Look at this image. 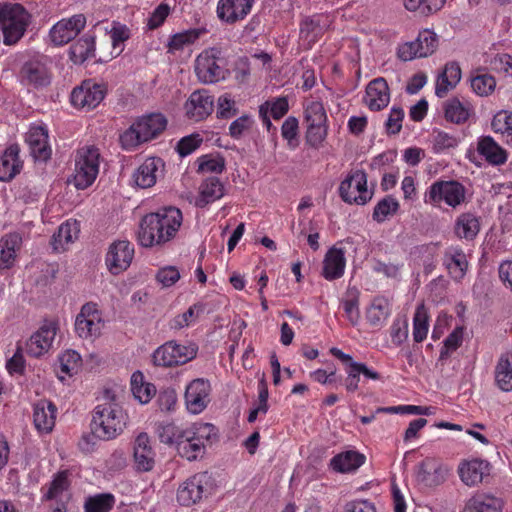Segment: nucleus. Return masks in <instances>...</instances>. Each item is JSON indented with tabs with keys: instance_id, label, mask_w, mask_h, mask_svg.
Wrapping results in <instances>:
<instances>
[{
	"instance_id": "f257e3e1",
	"label": "nucleus",
	"mask_w": 512,
	"mask_h": 512,
	"mask_svg": "<svg viewBox=\"0 0 512 512\" xmlns=\"http://www.w3.org/2000/svg\"><path fill=\"white\" fill-rule=\"evenodd\" d=\"M183 221L182 212L176 207H165L146 214L139 223L137 239L141 246L149 248L172 240Z\"/></svg>"
},
{
	"instance_id": "f03ea898",
	"label": "nucleus",
	"mask_w": 512,
	"mask_h": 512,
	"mask_svg": "<svg viewBox=\"0 0 512 512\" xmlns=\"http://www.w3.org/2000/svg\"><path fill=\"white\" fill-rule=\"evenodd\" d=\"M102 403L94 410L91 421L92 434L101 440H112L126 427L128 416L120 404V393L113 389H104Z\"/></svg>"
},
{
	"instance_id": "7ed1b4c3",
	"label": "nucleus",
	"mask_w": 512,
	"mask_h": 512,
	"mask_svg": "<svg viewBox=\"0 0 512 512\" xmlns=\"http://www.w3.org/2000/svg\"><path fill=\"white\" fill-rule=\"evenodd\" d=\"M166 125L167 120L161 113L141 117L120 135L121 146L125 150H133L157 137Z\"/></svg>"
},
{
	"instance_id": "20e7f679",
	"label": "nucleus",
	"mask_w": 512,
	"mask_h": 512,
	"mask_svg": "<svg viewBox=\"0 0 512 512\" xmlns=\"http://www.w3.org/2000/svg\"><path fill=\"white\" fill-rule=\"evenodd\" d=\"M216 436L215 427L210 423H194L184 428L176 449L180 457L195 461L205 454V442Z\"/></svg>"
},
{
	"instance_id": "39448f33",
	"label": "nucleus",
	"mask_w": 512,
	"mask_h": 512,
	"mask_svg": "<svg viewBox=\"0 0 512 512\" xmlns=\"http://www.w3.org/2000/svg\"><path fill=\"white\" fill-rule=\"evenodd\" d=\"M30 13L18 3H0V27L5 45L16 44L30 23Z\"/></svg>"
},
{
	"instance_id": "423d86ee",
	"label": "nucleus",
	"mask_w": 512,
	"mask_h": 512,
	"mask_svg": "<svg viewBox=\"0 0 512 512\" xmlns=\"http://www.w3.org/2000/svg\"><path fill=\"white\" fill-rule=\"evenodd\" d=\"M197 354V344L193 342L180 344L171 340L165 342L153 352L152 361L156 366L170 368L192 361Z\"/></svg>"
},
{
	"instance_id": "0eeeda50",
	"label": "nucleus",
	"mask_w": 512,
	"mask_h": 512,
	"mask_svg": "<svg viewBox=\"0 0 512 512\" xmlns=\"http://www.w3.org/2000/svg\"><path fill=\"white\" fill-rule=\"evenodd\" d=\"M100 152L93 145L77 150L73 181L77 189L91 186L99 173Z\"/></svg>"
},
{
	"instance_id": "6e6552de",
	"label": "nucleus",
	"mask_w": 512,
	"mask_h": 512,
	"mask_svg": "<svg viewBox=\"0 0 512 512\" xmlns=\"http://www.w3.org/2000/svg\"><path fill=\"white\" fill-rule=\"evenodd\" d=\"M213 478L208 472L196 473L183 481L176 493L181 506L190 507L212 493Z\"/></svg>"
},
{
	"instance_id": "1a4fd4ad",
	"label": "nucleus",
	"mask_w": 512,
	"mask_h": 512,
	"mask_svg": "<svg viewBox=\"0 0 512 512\" xmlns=\"http://www.w3.org/2000/svg\"><path fill=\"white\" fill-rule=\"evenodd\" d=\"M465 195V187L457 181H436L425 192L424 202L433 206L445 202L448 206L456 208L465 201Z\"/></svg>"
},
{
	"instance_id": "9d476101",
	"label": "nucleus",
	"mask_w": 512,
	"mask_h": 512,
	"mask_svg": "<svg viewBox=\"0 0 512 512\" xmlns=\"http://www.w3.org/2000/svg\"><path fill=\"white\" fill-rule=\"evenodd\" d=\"M438 47L437 34L430 30L420 31L415 40L400 43L397 46L396 55L404 62L418 58H426L432 55Z\"/></svg>"
},
{
	"instance_id": "9b49d317",
	"label": "nucleus",
	"mask_w": 512,
	"mask_h": 512,
	"mask_svg": "<svg viewBox=\"0 0 512 512\" xmlns=\"http://www.w3.org/2000/svg\"><path fill=\"white\" fill-rule=\"evenodd\" d=\"M339 195L348 204L365 205L372 198L367 189V175L363 170H355L340 183Z\"/></svg>"
},
{
	"instance_id": "f8f14e48",
	"label": "nucleus",
	"mask_w": 512,
	"mask_h": 512,
	"mask_svg": "<svg viewBox=\"0 0 512 512\" xmlns=\"http://www.w3.org/2000/svg\"><path fill=\"white\" fill-rule=\"evenodd\" d=\"M104 321L97 304L89 302L82 306L76 317L75 331L82 339H95L101 335Z\"/></svg>"
},
{
	"instance_id": "ddd939ff",
	"label": "nucleus",
	"mask_w": 512,
	"mask_h": 512,
	"mask_svg": "<svg viewBox=\"0 0 512 512\" xmlns=\"http://www.w3.org/2000/svg\"><path fill=\"white\" fill-rule=\"evenodd\" d=\"M48 64L49 60L46 57L26 61L19 72L21 83L34 88L48 86L52 80V73Z\"/></svg>"
},
{
	"instance_id": "4468645a",
	"label": "nucleus",
	"mask_w": 512,
	"mask_h": 512,
	"mask_svg": "<svg viewBox=\"0 0 512 512\" xmlns=\"http://www.w3.org/2000/svg\"><path fill=\"white\" fill-rule=\"evenodd\" d=\"M218 61L214 49L205 50L197 56L195 73L201 83L212 84L225 79L226 70Z\"/></svg>"
},
{
	"instance_id": "2eb2a0df",
	"label": "nucleus",
	"mask_w": 512,
	"mask_h": 512,
	"mask_svg": "<svg viewBox=\"0 0 512 512\" xmlns=\"http://www.w3.org/2000/svg\"><path fill=\"white\" fill-rule=\"evenodd\" d=\"M211 384L205 378L192 380L185 389L184 401L189 413L200 414L210 403Z\"/></svg>"
},
{
	"instance_id": "dca6fc26",
	"label": "nucleus",
	"mask_w": 512,
	"mask_h": 512,
	"mask_svg": "<svg viewBox=\"0 0 512 512\" xmlns=\"http://www.w3.org/2000/svg\"><path fill=\"white\" fill-rule=\"evenodd\" d=\"M157 462V453L149 435L139 433L133 442L134 469L140 473L151 472Z\"/></svg>"
},
{
	"instance_id": "f3484780",
	"label": "nucleus",
	"mask_w": 512,
	"mask_h": 512,
	"mask_svg": "<svg viewBox=\"0 0 512 512\" xmlns=\"http://www.w3.org/2000/svg\"><path fill=\"white\" fill-rule=\"evenodd\" d=\"M214 96L207 89L193 91L184 104L186 117L200 122L210 116L214 110Z\"/></svg>"
},
{
	"instance_id": "a211bd4d",
	"label": "nucleus",
	"mask_w": 512,
	"mask_h": 512,
	"mask_svg": "<svg viewBox=\"0 0 512 512\" xmlns=\"http://www.w3.org/2000/svg\"><path fill=\"white\" fill-rule=\"evenodd\" d=\"M85 26V15L75 14L55 23L49 31V37L55 45L62 46L73 40Z\"/></svg>"
},
{
	"instance_id": "6ab92c4d",
	"label": "nucleus",
	"mask_w": 512,
	"mask_h": 512,
	"mask_svg": "<svg viewBox=\"0 0 512 512\" xmlns=\"http://www.w3.org/2000/svg\"><path fill=\"white\" fill-rule=\"evenodd\" d=\"M134 257V247L126 240L113 242L106 255V265L112 274H119L125 271L131 264Z\"/></svg>"
},
{
	"instance_id": "aec40b11",
	"label": "nucleus",
	"mask_w": 512,
	"mask_h": 512,
	"mask_svg": "<svg viewBox=\"0 0 512 512\" xmlns=\"http://www.w3.org/2000/svg\"><path fill=\"white\" fill-rule=\"evenodd\" d=\"M449 471L439 460L427 457L418 464L416 478L427 487H436L446 481Z\"/></svg>"
},
{
	"instance_id": "412c9836",
	"label": "nucleus",
	"mask_w": 512,
	"mask_h": 512,
	"mask_svg": "<svg viewBox=\"0 0 512 512\" xmlns=\"http://www.w3.org/2000/svg\"><path fill=\"white\" fill-rule=\"evenodd\" d=\"M105 88L91 81H85L81 86L73 89L71 103L73 106L91 110L104 99Z\"/></svg>"
},
{
	"instance_id": "4be33fe9",
	"label": "nucleus",
	"mask_w": 512,
	"mask_h": 512,
	"mask_svg": "<svg viewBox=\"0 0 512 512\" xmlns=\"http://www.w3.org/2000/svg\"><path fill=\"white\" fill-rule=\"evenodd\" d=\"M57 334V324L52 321L43 325L30 337L26 343V351L30 356L40 357L47 353Z\"/></svg>"
},
{
	"instance_id": "5701e85b",
	"label": "nucleus",
	"mask_w": 512,
	"mask_h": 512,
	"mask_svg": "<svg viewBox=\"0 0 512 512\" xmlns=\"http://www.w3.org/2000/svg\"><path fill=\"white\" fill-rule=\"evenodd\" d=\"M255 0H219L217 17L227 24L242 21L251 12Z\"/></svg>"
},
{
	"instance_id": "b1692460",
	"label": "nucleus",
	"mask_w": 512,
	"mask_h": 512,
	"mask_svg": "<svg viewBox=\"0 0 512 512\" xmlns=\"http://www.w3.org/2000/svg\"><path fill=\"white\" fill-rule=\"evenodd\" d=\"M48 131L43 125H31L26 133V143L29 146L32 157L37 161L50 159L52 150L48 142Z\"/></svg>"
},
{
	"instance_id": "393cba45",
	"label": "nucleus",
	"mask_w": 512,
	"mask_h": 512,
	"mask_svg": "<svg viewBox=\"0 0 512 512\" xmlns=\"http://www.w3.org/2000/svg\"><path fill=\"white\" fill-rule=\"evenodd\" d=\"M363 100L371 111H380L386 108L390 102V89L387 81L382 77L370 81Z\"/></svg>"
},
{
	"instance_id": "a878e982",
	"label": "nucleus",
	"mask_w": 512,
	"mask_h": 512,
	"mask_svg": "<svg viewBox=\"0 0 512 512\" xmlns=\"http://www.w3.org/2000/svg\"><path fill=\"white\" fill-rule=\"evenodd\" d=\"M164 162L158 157H149L133 173V181L139 188L146 189L155 185L162 174Z\"/></svg>"
},
{
	"instance_id": "bb28decb",
	"label": "nucleus",
	"mask_w": 512,
	"mask_h": 512,
	"mask_svg": "<svg viewBox=\"0 0 512 512\" xmlns=\"http://www.w3.org/2000/svg\"><path fill=\"white\" fill-rule=\"evenodd\" d=\"M22 242L18 232L7 233L0 238V273L15 265Z\"/></svg>"
},
{
	"instance_id": "cd10ccee",
	"label": "nucleus",
	"mask_w": 512,
	"mask_h": 512,
	"mask_svg": "<svg viewBox=\"0 0 512 512\" xmlns=\"http://www.w3.org/2000/svg\"><path fill=\"white\" fill-rule=\"evenodd\" d=\"M57 408L51 401L42 399L35 403L33 408V422L39 433H50L56 421Z\"/></svg>"
},
{
	"instance_id": "c85d7f7f",
	"label": "nucleus",
	"mask_w": 512,
	"mask_h": 512,
	"mask_svg": "<svg viewBox=\"0 0 512 512\" xmlns=\"http://www.w3.org/2000/svg\"><path fill=\"white\" fill-rule=\"evenodd\" d=\"M443 263L454 281H461L468 269V260L460 247H450L444 253Z\"/></svg>"
},
{
	"instance_id": "c756f323",
	"label": "nucleus",
	"mask_w": 512,
	"mask_h": 512,
	"mask_svg": "<svg viewBox=\"0 0 512 512\" xmlns=\"http://www.w3.org/2000/svg\"><path fill=\"white\" fill-rule=\"evenodd\" d=\"M346 266L345 252L341 248H330L323 260L322 276L329 281L343 276Z\"/></svg>"
},
{
	"instance_id": "7c9ffc66",
	"label": "nucleus",
	"mask_w": 512,
	"mask_h": 512,
	"mask_svg": "<svg viewBox=\"0 0 512 512\" xmlns=\"http://www.w3.org/2000/svg\"><path fill=\"white\" fill-rule=\"evenodd\" d=\"M458 473L467 486H476L489 473V463L479 459L464 461L459 465Z\"/></svg>"
},
{
	"instance_id": "2f4dec72",
	"label": "nucleus",
	"mask_w": 512,
	"mask_h": 512,
	"mask_svg": "<svg viewBox=\"0 0 512 512\" xmlns=\"http://www.w3.org/2000/svg\"><path fill=\"white\" fill-rule=\"evenodd\" d=\"M18 145L9 146L0 156V181H11L20 173L23 162L19 158Z\"/></svg>"
},
{
	"instance_id": "473e14b6",
	"label": "nucleus",
	"mask_w": 512,
	"mask_h": 512,
	"mask_svg": "<svg viewBox=\"0 0 512 512\" xmlns=\"http://www.w3.org/2000/svg\"><path fill=\"white\" fill-rule=\"evenodd\" d=\"M477 152L491 165H502L507 161V152L491 136H481L477 142Z\"/></svg>"
},
{
	"instance_id": "72a5a7b5",
	"label": "nucleus",
	"mask_w": 512,
	"mask_h": 512,
	"mask_svg": "<svg viewBox=\"0 0 512 512\" xmlns=\"http://www.w3.org/2000/svg\"><path fill=\"white\" fill-rule=\"evenodd\" d=\"M461 80V68L457 62H448L442 72L438 75L435 87V94L443 98L454 89Z\"/></svg>"
},
{
	"instance_id": "f704fd0d",
	"label": "nucleus",
	"mask_w": 512,
	"mask_h": 512,
	"mask_svg": "<svg viewBox=\"0 0 512 512\" xmlns=\"http://www.w3.org/2000/svg\"><path fill=\"white\" fill-rule=\"evenodd\" d=\"M494 380L501 391H512V351H505L499 356L494 368Z\"/></svg>"
},
{
	"instance_id": "c9c22d12",
	"label": "nucleus",
	"mask_w": 512,
	"mask_h": 512,
	"mask_svg": "<svg viewBox=\"0 0 512 512\" xmlns=\"http://www.w3.org/2000/svg\"><path fill=\"white\" fill-rule=\"evenodd\" d=\"M80 226L76 220H68L62 223L57 233L52 237V247L56 252H62L66 249V246L74 242L79 235Z\"/></svg>"
},
{
	"instance_id": "e433bc0d",
	"label": "nucleus",
	"mask_w": 512,
	"mask_h": 512,
	"mask_svg": "<svg viewBox=\"0 0 512 512\" xmlns=\"http://www.w3.org/2000/svg\"><path fill=\"white\" fill-rule=\"evenodd\" d=\"M480 231L479 218L470 212L460 214L455 221L454 233L460 239L473 240Z\"/></svg>"
},
{
	"instance_id": "4c0bfd02",
	"label": "nucleus",
	"mask_w": 512,
	"mask_h": 512,
	"mask_svg": "<svg viewBox=\"0 0 512 512\" xmlns=\"http://www.w3.org/2000/svg\"><path fill=\"white\" fill-rule=\"evenodd\" d=\"M95 50V37L85 34L70 46L69 56L74 64H82L95 57Z\"/></svg>"
},
{
	"instance_id": "58836bf2",
	"label": "nucleus",
	"mask_w": 512,
	"mask_h": 512,
	"mask_svg": "<svg viewBox=\"0 0 512 512\" xmlns=\"http://www.w3.org/2000/svg\"><path fill=\"white\" fill-rule=\"evenodd\" d=\"M365 462V456L357 451H345L335 455L330 460V467L340 473H347L358 469Z\"/></svg>"
},
{
	"instance_id": "ea45409f",
	"label": "nucleus",
	"mask_w": 512,
	"mask_h": 512,
	"mask_svg": "<svg viewBox=\"0 0 512 512\" xmlns=\"http://www.w3.org/2000/svg\"><path fill=\"white\" fill-rule=\"evenodd\" d=\"M502 501L489 494H476L465 505L463 512H501Z\"/></svg>"
},
{
	"instance_id": "a19ab883",
	"label": "nucleus",
	"mask_w": 512,
	"mask_h": 512,
	"mask_svg": "<svg viewBox=\"0 0 512 512\" xmlns=\"http://www.w3.org/2000/svg\"><path fill=\"white\" fill-rule=\"evenodd\" d=\"M390 315L389 301L384 297H376L366 311V319L373 327H382Z\"/></svg>"
},
{
	"instance_id": "79ce46f5",
	"label": "nucleus",
	"mask_w": 512,
	"mask_h": 512,
	"mask_svg": "<svg viewBox=\"0 0 512 512\" xmlns=\"http://www.w3.org/2000/svg\"><path fill=\"white\" fill-rule=\"evenodd\" d=\"M224 195V186L217 177H209L200 186V196L197 206L205 207L207 204L220 199Z\"/></svg>"
},
{
	"instance_id": "37998d69",
	"label": "nucleus",
	"mask_w": 512,
	"mask_h": 512,
	"mask_svg": "<svg viewBox=\"0 0 512 512\" xmlns=\"http://www.w3.org/2000/svg\"><path fill=\"white\" fill-rule=\"evenodd\" d=\"M116 503L112 493H98L85 498L83 512H110Z\"/></svg>"
},
{
	"instance_id": "c03bdc74",
	"label": "nucleus",
	"mask_w": 512,
	"mask_h": 512,
	"mask_svg": "<svg viewBox=\"0 0 512 512\" xmlns=\"http://www.w3.org/2000/svg\"><path fill=\"white\" fill-rule=\"evenodd\" d=\"M444 111L446 120L461 124L468 120L471 109L469 103L461 102L458 98H452L446 101Z\"/></svg>"
},
{
	"instance_id": "a18cd8bd",
	"label": "nucleus",
	"mask_w": 512,
	"mask_h": 512,
	"mask_svg": "<svg viewBox=\"0 0 512 512\" xmlns=\"http://www.w3.org/2000/svg\"><path fill=\"white\" fill-rule=\"evenodd\" d=\"M132 393L141 404L148 403L156 394V388L152 383L143 381V374L139 371L131 377Z\"/></svg>"
},
{
	"instance_id": "49530a36",
	"label": "nucleus",
	"mask_w": 512,
	"mask_h": 512,
	"mask_svg": "<svg viewBox=\"0 0 512 512\" xmlns=\"http://www.w3.org/2000/svg\"><path fill=\"white\" fill-rule=\"evenodd\" d=\"M492 130L501 134L506 143L512 145V112L508 110L498 111L491 122Z\"/></svg>"
},
{
	"instance_id": "de8ad7c7",
	"label": "nucleus",
	"mask_w": 512,
	"mask_h": 512,
	"mask_svg": "<svg viewBox=\"0 0 512 512\" xmlns=\"http://www.w3.org/2000/svg\"><path fill=\"white\" fill-rule=\"evenodd\" d=\"M69 488L68 476L65 471L58 472L49 484L48 490L43 495V500L52 501L54 499H61L70 497L66 493Z\"/></svg>"
},
{
	"instance_id": "09e8293b",
	"label": "nucleus",
	"mask_w": 512,
	"mask_h": 512,
	"mask_svg": "<svg viewBox=\"0 0 512 512\" xmlns=\"http://www.w3.org/2000/svg\"><path fill=\"white\" fill-rule=\"evenodd\" d=\"M429 329L427 309L424 304L417 306L413 317V339L421 343L427 337Z\"/></svg>"
},
{
	"instance_id": "8fccbe9b",
	"label": "nucleus",
	"mask_w": 512,
	"mask_h": 512,
	"mask_svg": "<svg viewBox=\"0 0 512 512\" xmlns=\"http://www.w3.org/2000/svg\"><path fill=\"white\" fill-rule=\"evenodd\" d=\"M399 209V202L393 196H386L374 207L372 217L378 223L384 222L389 216L394 215Z\"/></svg>"
},
{
	"instance_id": "3c124183",
	"label": "nucleus",
	"mask_w": 512,
	"mask_h": 512,
	"mask_svg": "<svg viewBox=\"0 0 512 512\" xmlns=\"http://www.w3.org/2000/svg\"><path fill=\"white\" fill-rule=\"evenodd\" d=\"M446 0H403L404 7L411 12L429 15L439 11Z\"/></svg>"
},
{
	"instance_id": "603ef678",
	"label": "nucleus",
	"mask_w": 512,
	"mask_h": 512,
	"mask_svg": "<svg viewBox=\"0 0 512 512\" xmlns=\"http://www.w3.org/2000/svg\"><path fill=\"white\" fill-rule=\"evenodd\" d=\"M200 34L201 32L198 29H190L174 34L168 42L169 51L182 50L186 45L194 43Z\"/></svg>"
},
{
	"instance_id": "864d4df0",
	"label": "nucleus",
	"mask_w": 512,
	"mask_h": 512,
	"mask_svg": "<svg viewBox=\"0 0 512 512\" xmlns=\"http://www.w3.org/2000/svg\"><path fill=\"white\" fill-rule=\"evenodd\" d=\"M183 430L173 423H160L157 425L156 433L162 443L176 446Z\"/></svg>"
},
{
	"instance_id": "5fc2aeb1",
	"label": "nucleus",
	"mask_w": 512,
	"mask_h": 512,
	"mask_svg": "<svg viewBox=\"0 0 512 512\" xmlns=\"http://www.w3.org/2000/svg\"><path fill=\"white\" fill-rule=\"evenodd\" d=\"M323 30L319 17L306 18L300 25V35L302 38L306 39L309 44L314 43L323 33Z\"/></svg>"
},
{
	"instance_id": "6e6d98bb",
	"label": "nucleus",
	"mask_w": 512,
	"mask_h": 512,
	"mask_svg": "<svg viewBox=\"0 0 512 512\" xmlns=\"http://www.w3.org/2000/svg\"><path fill=\"white\" fill-rule=\"evenodd\" d=\"M61 372L71 376L81 366V356L75 350H66L59 356Z\"/></svg>"
},
{
	"instance_id": "4d7b16f0",
	"label": "nucleus",
	"mask_w": 512,
	"mask_h": 512,
	"mask_svg": "<svg viewBox=\"0 0 512 512\" xmlns=\"http://www.w3.org/2000/svg\"><path fill=\"white\" fill-rule=\"evenodd\" d=\"M224 169L225 160L222 156L204 155L198 159L199 172L220 174Z\"/></svg>"
},
{
	"instance_id": "13d9d810",
	"label": "nucleus",
	"mask_w": 512,
	"mask_h": 512,
	"mask_svg": "<svg viewBox=\"0 0 512 512\" xmlns=\"http://www.w3.org/2000/svg\"><path fill=\"white\" fill-rule=\"evenodd\" d=\"M203 311V307L200 304H194L188 308L184 313L177 315L171 323V328L173 329H182L184 327H188L192 323H194L200 313Z\"/></svg>"
},
{
	"instance_id": "bf43d9fd",
	"label": "nucleus",
	"mask_w": 512,
	"mask_h": 512,
	"mask_svg": "<svg viewBox=\"0 0 512 512\" xmlns=\"http://www.w3.org/2000/svg\"><path fill=\"white\" fill-rule=\"evenodd\" d=\"M471 87L479 96H487L494 91L496 80L492 75L480 74L472 78Z\"/></svg>"
},
{
	"instance_id": "052dcab7",
	"label": "nucleus",
	"mask_w": 512,
	"mask_h": 512,
	"mask_svg": "<svg viewBox=\"0 0 512 512\" xmlns=\"http://www.w3.org/2000/svg\"><path fill=\"white\" fill-rule=\"evenodd\" d=\"M306 124H327V114L319 101L310 102L305 108Z\"/></svg>"
},
{
	"instance_id": "680f3d73",
	"label": "nucleus",
	"mask_w": 512,
	"mask_h": 512,
	"mask_svg": "<svg viewBox=\"0 0 512 512\" xmlns=\"http://www.w3.org/2000/svg\"><path fill=\"white\" fill-rule=\"evenodd\" d=\"M327 124H307L306 141L314 147L319 148L327 137Z\"/></svg>"
},
{
	"instance_id": "e2e57ef3",
	"label": "nucleus",
	"mask_w": 512,
	"mask_h": 512,
	"mask_svg": "<svg viewBox=\"0 0 512 512\" xmlns=\"http://www.w3.org/2000/svg\"><path fill=\"white\" fill-rule=\"evenodd\" d=\"M203 139L199 134H191L183 137L177 143L176 150L181 157L194 152L202 143Z\"/></svg>"
},
{
	"instance_id": "0e129e2a",
	"label": "nucleus",
	"mask_w": 512,
	"mask_h": 512,
	"mask_svg": "<svg viewBox=\"0 0 512 512\" xmlns=\"http://www.w3.org/2000/svg\"><path fill=\"white\" fill-rule=\"evenodd\" d=\"M432 142L433 150L437 153L458 145L456 137L444 131H434Z\"/></svg>"
},
{
	"instance_id": "69168bd1",
	"label": "nucleus",
	"mask_w": 512,
	"mask_h": 512,
	"mask_svg": "<svg viewBox=\"0 0 512 512\" xmlns=\"http://www.w3.org/2000/svg\"><path fill=\"white\" fill-rule=\"evenodd\" d=\"M177 393L174 388H166L160 391L157 404L163 412L174 411L177 404Z\"/></svg>"
},
{
	"instance_id": "338daca9",
	"label": "nucleus",
	"mask_w": 512,
	"mask_h": 512,
	"mask_svg": "<svg viewBox=\"0 0 512 512\" xmlns=\"http://www.w3.org/2000/svg\"><path fill=\"white\" fill-rule=\"evenodd\" d=\"M404 110L401 107L393 106L390 110L385 127L389 134H398L402 129Z\"/></svg>"
},
{
	"instance_id": "774afa93",
	"label": "nucleus",
	"mask_w": 512,
	"mask_h": 512,
	"mask_svg": "<svg viewBox=\"0 0 512 512\" xmlns=\"http://www.w3.org/2000/svg\"><path fill=\"white\" fill-rule=\"evenodd\" d=\"M236 114L235 101L229 94L221 95L217 101V117L228 119Z\"/></svg>"
}]
</instances>
